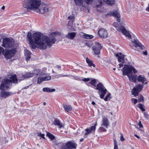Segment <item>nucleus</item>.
Masks as SVG:
<instances>
[{
	"mask_svg": "<svg viewBox=\"0 0 149 149\" xmlns=\"http://www.w3.org/2000/svg\"><path fill=\"white\" fill-rule=\"evenodd\" d=\"M29 86H26V87H25L24 88V89H26L27 88H28V87H29Z\"/></svg>",
	"mask_w": 149,
	"mask_h": 149,
	"instance_id": "nucleus-59",
	"label": "nucleus"
},
{
	"mask_svg": "<svg viewBox=\"0 0 149 149\" xmlns=\"http://www.w3.org/2000/svg\"><path fill=\"white\" fill-rule=\"evenodd\" d=\"M66 146L67 147V148L72 149L76 148L77 146V144L72 142L69 141L66 143Z\"/></svg>",
	"mask_w": 149,
	"mask_h": 149,
	"instance_id": "nucleus-15",
	"label": "nucleus"
},
{
	"mask_svg": "<svg viewBox=\"0 0 149 149\" xmlns=\"http://www.w3.org/2000/svg\"><path fill=\"white\" fill-rule=\"evenodd\" d=\"M42 90L44 92H54L55 90L54 88L51 89L49 88L45 87L43 88Z\"/></svg>",
	"mask_w": 149,
	"mask_h": 149,
	"instance_id": "nucleus-29",
	"label": "nucleus"
},
{
	"mask_svg": "<svg viewBox=\"0 0 149 149\" xmlns=\"http://www.w3.org/2000/svg\"><path fill=\"white\" fill-rule=\"evenodd\" d=\"M120 56H118V61L119 62H121L123 63L125 61L124 56L123 55H122L121 53L120 54Z\"/></svg>",
	"mask_w": 149,
	"mask_h": 149,
	"instance_id": "nucleus-27",
	"label": "nucleus"
},
{
	"mask_svg": "<svg viewBox=\"0 0 149 149\" xmlns=\"http://www.w3.org/2000/svg\"><path fill=\"white\" fill-rule=\"evenodd\" d=\"M63 107L65 111L67 112H68L69 111H71L72 109V107L69 105L65 104L63 105Z\"/></svg>",
	"mask_w": 149,
	"mask_h": 149,
	"instance_id": "nucleus-25",
	"label": "nucleus"
},
{
	"mask_svg": "<svg viewBox=\"0 0 149 149\" xmlns=\"http://www.w3.org/2000/svg\"><path fill=\"white\" fill-rule=\"evenodd\" d=\"M33 76V74L32 72H27L24 75H22L21 77V79L22 80L26 78L31 77Z\"/></svg>",
	"mask_w": 149,
	"mask_h": 149,
	"instance_id": "nucleus-18",
	"label": "nucleus"
},
{
	"mask_svg": "<svg viewBox=\"0 0 149 149\" xmlns=\"http://www.w3.org/2000/svg\"><path fill=\"white\" fill-rule=\"evenodd\" d=\"M103 1L107 4L111 5L114 3V0H103Z\"/></svg>",
	"mask_w": 149,
	"mask_h": 149,
	"instance_id": "nucleus-30",
	"label": "nucleus"
},
{
	"mask_svg": "<svg viewBox=\"0 0 149 149\" xmlns=\"http://www.w3.org/2000/svg\"><path fill=\"white\" fill-rule=\"evenodd\" d=\"M23 5L27 9L37 10V12L41 14L46 13L49 11L48 5L42 2L40 0H24Z\"/></svg>",
	"mask_w": 149,
	"mask_h": 149,
	"instance_id": "nucleus-2",
	"label": "nucleus"
},
{
	"mask_svg": "<svg viewBox=\"0 0 149 149\" xmlns=\"http://www.w3.org/2000/svg\"><path fill=\"white\" fill-rule=\"evenodd\" d=\"M31 53L28 50H25V54L26 56V59L27 61L29 60L31 58Z\"/></svg>",
	"mask_w": 149,
	"mask_h": 149,
	"instance_id": "nucleus-23",
	"label": "nucleus"
},
{
	"mask_svg": "<svg viewBox=\"0 0 149 149\" xmlns=\"http://www.w3.org/2000/svg\"><path fill=\"white\" fill-rule=\"evenodd\" d=\"M52 72H53V73H54V72H54L53 70H52Z\"/></svg>",
	"mask_w": 149,
	"mask_h": 149,
	"instance_id": "nucleus-64",
	"label": "nucleus"
},
{
	"mask_svg": "<svg viewBox=\"0 0 149 149\" xmlns=\"http://www.w3.org/2000/svg\"><path fill=\"white\" fill-rule=\"evenodd\" d=\"M93 37L94 36L92 35L86 34L85 38L89 39H92L93 38Z\"/></svg>",
	"mask_w": 149,
	"mask_h": 149,
	"instance_id": "nucleus-37",
	"label": "nucleus"
},
{
	"mask_svg": "<svg viewBox=\"0 0 149 149\" xmlns=\"http://www.w3.org/2000/svg\"><path fill=\"white\" fill-rule=\"evenodd\" d=\"M7 141H7V140H6L4 142H3L5 143H7Z\"/></svg>",
	"mask_w": 149,
	"mask_h": 149,
	"instance_id": "nucleus-60",
	"label": "nucleus"
},
{
	"mask_svg": "<svg viewBox=\"0 0 149 149\" xmlns=\"http://www.w3.org/2000/svg\"><path fill=\"white\" fill-rule=\"evenodd\" d=\"M143 100V96H141V98H140V101H142Z\"/></svg>",
	"mask_w": 149,
	"mask_h": 149,
	"instance_id": "nucleus-50",
	"label": "nucleus"
},
{
	"mask_svg": "<svg viewBox=\"0 0 149 149\" xmlns=\"http://www.w3.org/2000/svg\"><path fill=\"white\" fill-rule=\"evenodd\" d=\"M12 93L9 92L3 91L1 93V97L3 98H6L7 97L12 95Z\"/></svg>",
	"mask_w": 149,
	"mask_h": 149,
	"instance_id": "nucleus-21",
	"label": "nucleus"
},
{
	"mask_svg": "<svg viewBox=\"0 0 149 149\" xmlns=\"http://www.w3.org/2000/svg\"><path fill=\"white\" fill-rule=\"evenodd\" d=\"M98 131L100 132H105L107 131L106 130L102 127H100L98 129Z\"/></svg>",
	"mask_w": 149,
	"mask_h": 149,
	"instance_id": "nucleus-36",
	"label": "nucleus"
},
{
	"mask_svg": "<svg viewBox=\"0 0 149 149\" xmlns=\"http://www.w3.org/2000/svg\"><path fill=\"white\" fill-rule=\"evenodd\" d=\"M10 80L8 79H3L0 86V89L1 90H6L10 88L12 85V83H17V79L16 74H14L10 78Z\"/></svg>",
	"mask_w": 149,
	"mask_h": 149,
	"instance_id": "nucleus-5",
	"label": "nucleus"
},
{
	"mask_svg": "<svg viewBox=\"0 0 149 149\" xmlns=\"http://www.w3.org/2000/svg\"><path fill=\"white\" fill-rule=\"evenodd\" d=\"M138 80L139 81L141 82L142 83L146 84H147V80L144 76L139 75L138 77Z\"/></svg>",
	"mask_w": 149,
	"mask_h": 149,
	"instance_id": "nucleus-19",
	"label": "nucleus"
},
{
	"mask_svg": "<svg viewBox=\"0 0 149 149\" xmlns=\"http://www.w3.org/2000/svg\"><path fill=\"white\" fill-rule=\"evenodd\" d=\"M138 107L142 111H145V109L143 107V105L141 104H138Z\"/></svg>",
	"mask_w": 149,
	"mask_h": 149,
	"instance_id": "nucleus-34",
	"label": "nucleus"
},
{
	"mask_svg": "<svg viewBox=\"0 0 149 149\" xmlns=\"http://www.w3.org/2000/svg\"><path fill=\"white\" fill-rule=\"evenodd\" d=\"M134 136L137 138L139 139H140V137L136 134H134Z\"/></svg>",
	"mask_w": 149,
	"mask_h": 149,
	"instance_id": "nucleus-52",
	"label": "nucleus"
},
{
	"mask_svg": "<svg viewBox=\"0 0 149 149\" xmlns=\"http://www.w3.org/2000/svg\"><path fill=\"white\" fill-rule=\"evenodd\" d=\"M55 67L58 69H60L61 68V66L60 65H57L55 66Z\"/></svg>",
	"mask_w": 149,
	"mask_h": 149,
	"instance_id": "nucleus-48",
	"label": "nucleus"
},
{
	"mask_svg": "<svg viewBox=\"0 0 149 149\" xmlns=\"http://www.w3.org/2000/svg\"><path fill=\"white\" fill-rule=\"evenodd\" d=\"M45 135V134H41L40 133H38V136H41V138H42L44 139H45V138L44 137Z\"/></svg>",
	"mask_w": 149,
	"mask_h": 149,
	"instance_id": "nucleus-41",
	"label": "nucleus"
},
{
	"mask_svg": "<svg viewBox=\"0 0 149 149\" xmlns=\"http://www.w3.org/2000/svg\"><path fill=\"white\" fill-rule=\"evenodd\" d=\"M14 44V42L12 38H5L3 40L2 47L8 48L12 47Z\"/></svg>",
	"mask_w": 149,
	"mask_h": 149,
	"instance_id": "nucleus-7",
	"label": "nucleus"
},
{
	"mask_svg": "<svg viewBox=\"0 0 149 149\" xmlns=\"http://www.w3.org/2000/svg\"><path fill=\"white\" fill-rule=\"evenodd\" d=\"M113 25L116 28V29L119 32H122L123 34L128 37L129 39L131 38V36L130 33L129 31L127 30L124 26H118V24L116 22L114 23Z\"/></svg>",
	"mask_w": 149,
	"mask_h": 149,
	"instance_id": "nucleus-6",
	"label": "nucleus"
},
{
	"mask_svg": "<svg viewBox=\"0 0 149 149\" xmlns=\"http://www.w3.org/2000/svg\"><path fill=\"white\" fill-rule=\"evenodd\" d=\"M33 38L34 40L29 42V44L30 47L33 49L36 47L34 43L37 45L39 49H45L48 47H50L56 41L54 37L48 38L45 36H41L40 33H34Z\"/></svg>",
	"mask_w": 149,
	"mask_h": 149,
	"instance_id": "nucleus-1",
	"label": "nucleus"
},
{
	"mask_svg": "<svg viewBox=\"0 0 149 149\" xmlns=\"http://www.w3.org/2000/svg\"><path fill=\"white\" fill-rule=\"evenodd\" d=\"M5 6H2L1 8L2 9V10H4L5 9Z\"/></svg>",
	"mask_w": 149,
	"mask_h": 149,
	"instance_id": "nucleus-55",
	"label": "nucleus"
},
{
	"mask_svg": "<svg viewBox=\"0 0 149 149\" xmlns=\"http://www.w3.org/2000/svg\"><path fill=\"white\" fill-rule=\"evenodd\" d=\"M76 6H81L84 3V0H74Z\"/></svg>",
	"mask_w": 149,
	"mask_h": 149,
	"instance_id": "nucleus-26",
	"label": "nucleus"
},
{
	"mask_svg": "<svg viewBox=\"0 0 149 149\" xmlns=\"http://www.w3.org/2000/svg\"><path fill=\"white\" fill-rule=\"evenodd\" d=\"M143 85L138 84L136 86L132 91V93L134 96L138 95L139 92L143 88Z\"/></svg>",
	"mask_w": 149,
	"mask_h": 149,
	"instance_id": "nucleus-8",
	"label": "nucleus"
},
{
	"mask_svg": "<svg viewBox=\"0 0 149 149\" xmlns=\"http://www.w3.org/2000/svg\"><path fill=\"white\" fill-rule=\"evenodd\" d=\"M139 125L140 128H142L143 127V125L141 124V121H139Z\"/></svg>",
	"mask_w": 149,
	"mask_h": 149,
	"instance_id": "nucleus-47",
	"label": "nucleus"
},
{
	"mask_svg": "<svg viewBox=\"0 0 149 149\" xmlns=\"http://www.w3.org/2000/svg\"><path fill=\"white\" fill-rule=\"evenodd\" d=\"M89 83L95 87L94 88L95 89L98 90V93L101 99H103L107 90L102 83L100 82L96 85V80L95 79H93Z\"/></svg>",
	"mask_w": 149,
	"mask_h": 149,
	"instance_id": "nucleus-4",
	"label": "nucleus"
},
{
	"mask_svg": "<svg viewBox=\"0 0 149 149\" xmlns=\"http://www.w3.org/2000/svg\"><path fill=\"white\" fill-rule=\"evenodd\" d=\"M109 121L107 117L105 116H103L102 126H104L106 128H107L109 125Z\"/></svg>",
	"mask_w": 149,
	"mask_h": 149,
	"instance_id": "nucleus-17",
	"label": "nucleus"
},
{
	"mask_svg": "<svg viewBox=\"0 0 149 149\" xmlns=\"http://www.w3.org/2000/svg\"><path fill=\"white\" fill-rule=\"evenodd\" d=\"M76 33L74 32L68 33L66 35V37L68 39L73 40L75 37Z\"/></svg>",
	"mask_w": 149,
	"mask_h": 149,
	"instance_id": "nucleus-20",
	"label": "nucleus"
},
{
	"mask_svg": "<svg viewBox=\"0 0 149 149\" xmlns=\"http://www.w3.org/2000/svg\"><path fill=\"white\" fill-rule=\"evenodd\" d=\"M110 95L111 94L110 93H109L107 95L105 98H104V100L105 101H107L108 100V98L110 96Z\"/></svg>",
	"mask_w": 149,
	"mask_h": 149,
	"instance_id": "nucleus-43",
	"label": "nucleus"
},
{
	"mask_svg": "<svg viewBox=\"0 0 149 149\" xmlns=\"http://www.w3.org/2000/svg\"><path fill=\"white\" fill-rule=\"evenodd\" d=\"M86 34L82 32H80L79 34V35L81 37L85 38H86Z\"/></svg>",
	"mask_w": 149,
	"mask_h": 149,
	"instance_id": "nucleus-38",
	"label": "nucleus"
},
{
	"mask_svg": "<svg viewBox=\"0 0 149 149\" xmlns=\"http://www.w3.org/2000/svg\"><path fill=\"white\" fill-rule=\"evenodd\" d=\"M102 48L100 44L98 42H96L95 45L93 47V50L96 54H100V50Z\"/></svg>",
	"mask_w": 149,
	"mask_h": 149,
	"instance_id": "nucleus-11",
	"label": "nucleus"
},
{
	"mask_svg": "<svg viewBox=\"0 0 149 149\" xmlns=\"http://www.w3.org/2000/svg\"><path fill=\"white\" fill-rule=\"evenodd\" d=\"M106 16H113L116 17L117 18V20L118 22L120 21V15L119 13L116 11H111L107 13Z\"/></svg>",
	"mask_w": 149,
	"mask_h": 149,
	"instance_id": "nucleus-9",
	"label": "nucleus"
},
{
	"mask_svg": "<svg viewBox=\"0 0 149 149\" xmlns=\"http://www.w3.org/2000/svg\"><path fill=\"white\" fill-rule=\"evenodd\" d=\"M143 54L144 55H146L147 54V52L146 51H145L143 52Z\"/></svg>",
	"mask_w": 149,
	"mask_h": 149,
	"instance_id": "nucleus-49",
	"label": "nucleus"
},
{
	"mask_svg": "<svg viewBox=\"0 0 149 149\" xmlns=\"http://www.w3.org/2000/svg\"><path fill=\"white\" fill-rule=\"evenodd\" d=\"M83 81H88L90 80V79L88 78H85L83 79Z\"/></svg>",
	"mask_w": 149,
	"mask_h": 149,
	"instance_id": "nucleus-46",
	"label": "nucleus"
},
{
	"mask_svg": "<svg viewBox=\"0 0 149 149\" xmlns=\"http://www.w3.org/2000/svg\"><path fill=\"white\" fill-rule=\"evenodd\" d=\"M98 34L100 37L105 38L107 36V33L106 30L103 29H100L98 31Z\"/></svg>",
	"mask_w": 149,
	"mask_h": 149,
	"instance_id": "nucleus-13",
	"label": "nucleus"
},
{
	"mask_svg": "<svg viewBox=\"0 0 149 149\" xmlns=\"http://www.w3.org/2000/svg\"><path fill=\"white\" fill-rule=\"evenodd\" d=\"M120 134L121 135L120 138L121 141H124L125 139L123 137V134L122 133H120Z\"/></svg>",
	"mask_w": 149,
	"mask_h": 149,
	"instance_id": "nucleus-45",
	"label": "nucleus"
},
{
	"mask_svg": "<svg viewBox=\"0 0 149 149\" xmlns=\"http://www.w3.org/2000/svg\"><path fill=\"white\" fill-rule=\"evenodd\" d=\"M53 124L55 125H57L59 129L64 128V124L61 123L59 120L57 118L55 119Z\"/></svg>",
	"mask_w": 149,
	"mask_h": 149,
	"instance_id": "nucleus-16",
	"label": "nucleus"
},
{
	"mask_svg": "<svg viewBox=\"0 0 149 149\" xmlns=\"http://www.w3.org/2000/svg\"><path fill=\"white\" fill-rule=\"evenodd\" d=\"M85 2L87 4H90L91 3L93 2V0H84Z\"/></svg>",
	"mask_w": 149,
	"mask_h": 149,
	"instance_id": "nucleus-40",
	"label": "nucleus"
},
{
	"mask_svg": "<svg viewBox=\"0 0 149 149\" xmlns=\"http://www.w3.org/2000/svg\"><path fill=\"white\" fill-rule=\"evenodd\" d=\"M86 46L88 47H91V45L89 44L88 43H86Z\"/></svg>",
	"mask_w": 149,
	"mask_h": 149,
	"instance_id": "nucleus-51",
	"label": "nucleus"
},
{
	"mask_svg": "<svg viewBox=\"0 0 149 149\" xmlns=\"http://www.w3.org/2000/svg\"><path fill=\"white\" fill-rule=\"evenodd\" d=\"M27 38L28 39L29 42L31 41H32L34 40L33 39V34L32 36V34L31 33L29 32L27 36Z\"/></svg>",
	"mask_w": 149,
	"mask_h": 149,
	"instance_id": "nucleus-28",
	"label": "nucleus"
},
{
	"mask_svg": "<svg viewBox=\"0 0 149 149\" xmlns=\"http://www.w3.org/2000/svg\"><path fill=\"white\" fill-rule=\"evenodd\" d=\"M84 140V139L83 138H82L80 139V141L82 142Z\"/></svg>",
	"mask_w": 149,
	"mask_h": 149,
	"instance_id": "nucleus-58",
	"label": "nucleus"
},
{
	"mask_svg": "<svg viewBox=\"0 0 149 149\" xmlns=\"http://www.w3.org/2000/svg\"><path fill=\"white\" fill-rule=\"evenodd\" d=\"M119 66L120 68L121 67L123 66V65L122 63H120L119 64Z\"/></svg>",
	"mask_w": 149,
	"mask_h": 149,
	"instance_id": "nucleus-53",
	"label": "nucleus"
},
{
	"mask_svg": "<svg viewBox=\"0 0 149 149\" xmlns=\"http://www.w3.org/2000/svg\"><path fill=\"white\" fill-rule=\"evenodd\" d=\"M131 45H132L136 47H139L141 49L143 50L145 47L137 40L134 39V41H132L131 43Z\"/></svg>",
	"mask_w": 149,
	"mask_h": 149,
	"instance_id": "nucleus-10",
	"label": "nucleus"
},
{
	"mask_svg": "<svg viewBox=\"0 0 149 149\" xmlns=\"http://www.w3.org/2000/svg\"><path fill=\"white\" fill-rule=\"evenodd\" d=\"M97 124V123L96 122L94 125L92 126L89 129H86L85 130L86 132L84 135V138L87 137V135L90 133L94 132L96 126Z\"/></svg>",
	"mask_w": 149,
	"mask_h": 149,
	"instance_id": "nucleus-12",
	"label": "nucleus"
},
{
	"mask_svg": "<svg viewBox=\"0 0 149 149\" xmlns=\"http://www.w3.org/2000/svg\"><path fill=\"white\" fill-rule=\"evenodd\" d=\"M33 74V76L37 75L40 73V71L38 69H35L32 72Z\"/></svg>",
	"mask_w": 149,
	"mask_h": 149,
	"instance_id": "nucleus-32",
	"label": "nucleus"
},
{
	"mask_svg": "<svg viewBox=\"0 0 149 149\" xmlns=\"http://www.w3.org/2000/svg\"><path fill=\"white\" fill-rule=\"evenodd\" d=\"M15 54L14 51L9 50L5 52L4 56L7 59H9L13 56Z\"/></svg>",
	"mask_w": 149,
	"mask_h": 149,
	"instance_id": "nucleus-14",
	"label": "nucleus"
},
{
	"mask_svg": "<svg viewBox=\"0 0 149 149\" xmlns=\"http://www.w3.org/2000/svg\"><path fill=\"white\" fill-rule=\"evenodd\" d=\"M43 104L44 105H45L46 104V103L45 102H44Z\"/></svg>",
	"mask_w": 149,
	"mask_h": 149,
	"instance_id": "nucleus-62",
	"label": "nucleus"
},
{
	"mask_svg": "<svg viewBox=\"0 0 149 149\" xmlns=\"http://www.w3.org/2000/svg\"><path fill=\"white\" fill-rule=\"evenodd\" d=\"M61 148L62 149H66L67 148V147L66 146V144H65L63 143L61 145Z\"/></svg>",
	"mask_w": 149,
	"mask_h": 149,
	"instance_id": "nucleus-39",
	"label": "nucleus"
},
{
	"mask_svg": "<svg viewBox=\"0 0 149 149\" xmlns=\"http://www.w3.org/2000/svg\"><path fill=\"white\" fill-rule=\"evenodd\" d=\"M46 135L51 141L53 140L55 138L54 136L49 132L47 133Z\"/></svg>",
	"mask_w": 149,
	"mask_h": 149,
	"instance_id": "nucleus-31",
	"label": "nucleus"
},
{
	"mask_svg": "<svg viewBox=\"0 0 149 149\" xmlns=\"http://www.w3.org/2000/svg\"><path fill=\"white\" fill-rule=\"evenodd\" d=\"M74 17L73 14H72L70 16L68 17V19H70L68 23V25L69 26H71L73 24V22L74 20Z\"/></svg>",
	"mask_w": 149,
	"mask_h": 149,
	"instance_id": "nucleus-22",
	"label": "nucleus"
},
{
	"mask_svg": "<svg viewBox=\"0 0 149 149\" xmlns=\"http://www.w3.org/2000/svg\"><path fill=\"white\" fill-rule=\"evenodd\" d=\"M146 10L147 11H149V7H147V8H146Z\"/></svg>",
	"mask_w": 149,
	"mask_h": 149,
	"instance_id": "nucleus-56",
	"label": "nucleus"
},
{
	"mask_svg": "<svg viewBox=\"0 0 149 149\" xmlns=\"http://www.w3.org/2000/svg\"><path fill=\"white\" fill-rule=\"evenodd\" d=\"M113 70H116V68H113Z\"/></svg>",
	"mask_w": 149,
	"mask_h": 149,
	"instance_id": "nucleus-63",
	"label": "nucleus"
},
{
	"mask_svg": "<svg viewBox=\"0 0 149 149\" xmlns=\"http://www.w3.org/2000/svg\"><path fill=\"white\" fill-rule=\"evenodd\" d=\"M44 81H48L51 79V76L48 75L43 77Z\"/></svg>",
	"mask_w": 149,
	"mask_h": 149,
	"instance_id": "nucleus-33",
	"label": "nucleus"
},
{
	"mask_svg": "<svg viewBox=\"0 0 149 149\" xmlns=\"http://www.w3.org/2000/svg\"><path fill=\"white\" fill-rule=\"evenodd\" d=\"M92 104L94 105L95 104V103L94 101H93L92 102Z\"/></svg>",
	"mask_w": 149,
	"mask_h": 149,
	"instance_id": "nucleus-54",
	"label": "nucleus"
},
{
	"mask_svg": "<svg viewBox=\"0 0 149 149\" xmlns=\"http://www.w3.org/2000/svg\"><path fill=\"white\" fill-rule=\"evenodd\" d=\"M113 141H114V148H118V146H117V142H116V141L115 140H114Z\"/></svg>",
	"mask_w": 149,
	"mask_h": 149,
	"instance_id": "nucleus-42",
	"label": "nucleus"
},
{
	"mask_svg": "<svg viewBox=\"0 0 149 149\" xmlns=\"http://www.w3.org/2000/svg\"><path fill=\"white\" fill-rule=\"evenodd\" d=\"M132 100L134 104H136L138 102L137 100L135 98L132 99Z\"/></svg>",
	"mask_w": 149,
	"mask_h": 149,
	"instance_id": "nucleus-44",
	"label": "nucleus"
},
{
	"mask_svg": "<svg viewBox=\"0 0 149 149\" xmlns=\"http://www.w3.org/2000/svg\"><path fill=\"white\" fill-rule=\"evenodd\" d=\"M132 71L134 73L137 72V70L133 66L128 65H125L123 68V75H127L130 81L135 82L136 75L132 73L130 74L131 73Z\"/></svg>",
	"mask_w": 149,
	"mask_h": 149,
	"instance_id": "nucleus-3",
	"label": "nucleus"
},
{
	"mask_svg": "<svg viewBox=\"0 0 149 149\" xmlns=\"http://www.w3.org/2000/svg\"><path fill=\"white\" fill-rule=\"evenodd\" d=\"M69 76H70L68 75H63L62 77H69Z\"/></svg>",
	"mask_w": 149,
	"mask_h": 149,
	"instance_id": "nucleus-57",
	"label": "nucleus"
},
{
	"mask_svg": "<svg viewBox=\"0 0 149 149\" xmlns=\"http://www.w3.org/2000/svg\"><path fill=\"white\" fill-rule=\"evenodd\" d=\"M43 77H40L38 78V80L37 81V83L38 84H40L41 83L42 81H43Z\"/></svg>",
	"mask_w": 149,
	"mask_h": 149,
	"instance_id": "nucleus-35",
	"label": "nucleus"
},
{
	"mask_svg": "<svg viewBox=\"0 0 149 149\" xmlns=\"http://www.w3.org/2000/svg\"><path fill=\"white\" fill-rule=\"evenodd\" d=\"M86 62L89 67L93 66V67H95V65L93 63V62L92 61L90 60L88 57L86 58Z\"/></svg>",
	"mask_w": 149,
	"mask_h": 149,
	"instance_id": "nucleus-24",
	"label": "nucleus"
},
{
	"mask_svg": "<svg viewBox=\"0 0 149 149\" xmlns=\"http://www.w3.org/2000/svg\"><path fill=\"white\" fill-rule=\"evenodd\" d=\"M119 56V54H117L116 55V56H117V57H118Z\"/></svg>",
	"mask_w": 149,
	"mask_h": 149,
	"instance_id": "nucleus-61",
	"label": "nucleus"
}]
</instances>
